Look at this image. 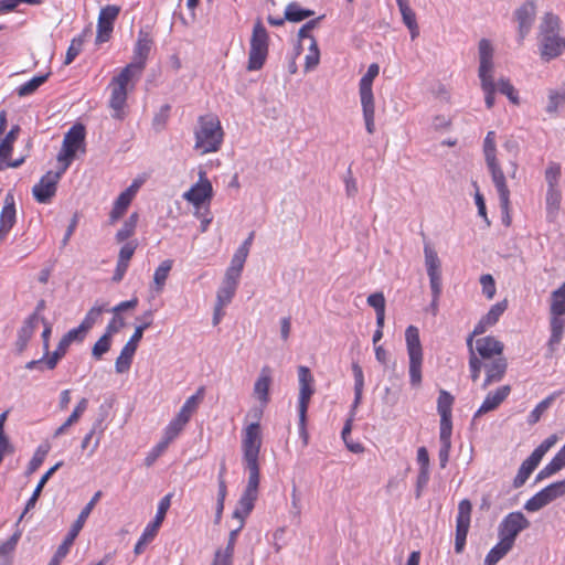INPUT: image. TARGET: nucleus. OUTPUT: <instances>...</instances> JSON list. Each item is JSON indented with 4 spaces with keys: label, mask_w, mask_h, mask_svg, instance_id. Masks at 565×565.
I'll return each mask as SVG.
<instances>
[{
    "label": "nucleus",
    "mask_w": 565,
    "mask_h": 565,
    "mask_svg": "<svg viewBox=\"0 0 565 565\" xmlns=\"http://www.w3.org/2000/svg\"><path fill=\"white\" fill-rule=\"evenodd\" d=\"M262 447L259 423H250L244 429L242 439L243 460L248 471L247 486L233 512V518L245 523V518L253 511L258 495L259 463L258 457Z\"/></svg>",
    "instance_id": "f257e3e1"
},
{
    "label": "nucleus",
    "mask_w": 565,
    "mask_h": 565,
    "mask_svg": "<svg viewBox=\"0 0 565 565\" xmlns=\"http://www.w3.org/2000/svg\"><path fill=\"white\" fill-rule=\"evenodd\" d=\"M483 153L487 167L491 173L492 181L499 194L500 207L502 210L503 222L510 224V191L505 182V175L497 159L495 132L489 131L483 141Z\"/></svg>",
    "instance_id": "f03ea898"
},
{
    "label": "nucleus",
    "mask_w": 565,
    "mask_h": 565,
    "mask_svg": "<svg viewBox=\"0 0 565 565\" xmlns=\"http://www.w3.org/2000/svg\"><path fill=\"white\" fill-rule=\"evenodd\" d=\"M561 20L553 12H546L539 25L537 42L542 60L548 62L564 52V38L559 36Z\"/></svg>",
    "instance_id": "7ed1b4c3"
},
{
    "label": "nucleus",
    "mask_w": 565,
    "mask_h": 565,
    "mask_svg": "<svg viewBox=\"0 0 565 565\" xmlns=\"http://www.w3.org/2000/svg\"><path fill=\"white\" fill-rule=\"evenodd\" d=\"M194 135V148L205 154L220 149L224 134L217 117L206 115L199 118Z\"/></svg>",
    "instance_id": "20e7f679"
},
{
    "label": "nucleus",
    "mask_w": 565,
    "mask_h": 565,
    "mask_svg": "<svg viewBox=\"0 0 565 565\" xmlns=\"http://www.w3.org/2000/svg\"><path fill=\"white\" fill-rule=\"evenodd\" d=\"M565 281L551 292L548 350L551 354L561 343L565 328Z\"/></svg>",
    "instance_id": "39448f33"
},
{
    "label": "nucleus",
    "mask_w": 565,
    "mask_h": 565,
    "mask_svg": "<svg viewBox=\"0 0 565 565\" xmlns=\"http://www.w3.org/2000/svg\"><path fill=\"white\" fill-rule=\"evenodd\" d=\"M268 42L267 30L258 19L254 24L249 43L248 71H258L264 66L268 55Z\"/></svg>",
    "instance_id": "423d86ee"
},
{
    "label": "nucleus",
    "mask_w": 565,
    "mask_h": 565,
    "mask_svg": "<svg viewBox=\"0 0 565 565\" xmlns=\"http://www.w3.org/2000/svg\"><path fill=\"white\" fill-rule=\"evenodd\" d=\"M407 354L409 358V380L415 387L422 384L423 348L418 328L408 326L405 331Z\"/></svg>",
    "instance_id": "0eeeda50"
},
{
    "label": "nucleus",
    "mask_w": 565,
    "mask_h": 565,
    "mask_svg": "<svg viewBox=\"0 0 565 565\" xmlns=\"http://www.w3.org/2000/svg\"><path fill=\"white\" fill-rule=\"evenodd\" d=\"M100 497L102 491H97L89 500V502L83 508L76 521L73 523L70 532L65 536L64 541L58 545L49 565H60L62 559L68 554L71 546L73 545L75 539L83 529L87 518L89 516L92 510L94 509L95 504L98 502Z\"/></svg>",
    "instance_id": "6e6552de"
},
{
    "label": "nucleus",
    "mask_w": 565,
    "mask_h": 565,
    "mask_svg": "<svg viewBox=\"0 0 565 565\" xmlns=\"http://www.w3.org/2000/svg\"><path fill=\"white\" fill-rule=\"evenodd\" d=\"M424 256L433 296L430 307L433 312L436 313L438 310V301L443 289L441 262L437 255V252L429 244H425L424 246Z\"/></svg>",
    "instance_id": "1a4fd4ad"
},
{
    "label": "nucleus",
    "mask_w": 565,
    "mask_h": 565,
    "mask_svg": "<svg viewBox=\"0 0 565 565\" xmlns=\"http://www.w3.org/2000/svg\"><path fill=\"white\" fill-rule=\"evenodd\" d=\"M85 140V128L81 124H76L65 134L63 139L62 149L57 154V161L63 167V170H67L73 159L76 156V151L84 148Z\"/></svg>",
    "instance_id": "9d476101"
},
{
    "label": "nucleus",
    "mask_w": 565,
    "mask_h": 565,
    "mask_svg": "<svg viewBox=\"0 0 565 565\" xmlns=\"http://www.w3.org/2000/svg\"><path fill=\"white\" fill-rule=\"evenodd\" d=\"M531 525L525 515L520 512H511L507 514L498 527L499 537L509 544L514 545L515 539L520 532Z\"/></svg>",
    "instance_id": "9b49d317"
},
{
    "label": "nucleus",
    "mask_w": 565,
    "mask_h": 565,
    "mask_svg": "<svg viewBox=\"0 0 565 565\" xmlns=\"http://www.w3.org/2000/svg\"><path fill=\"white\" fill-rule=\"evenodd\" d=\"M563 495H565V479L553 482L539 491L525 502L524 509L527 512H536Z\"/></svg>",
    "instance_id": "f8f14e48"
},
{
    "label": "nucleus",
    "mask_w": 565,
    "mask_h": 565,
    "mask_svg": "<svg viewBox=\"0 0 565 565\" xmlns=\"http://www.w3.org/2000/svg\"><path fill=\"white\" fill-rule=\"evenodd\" d=\"M171 498H172V493H168L160 500V502L158 504L157 514H156L153 521L147 525L142 535L140 536V539L138 540V542L135 545V548H134L135 554H137V555L141 554L145 550L146 544L154 537L158 529L160 527V525L162 524V522L166 518L167 511L169 510V508L171 505Z\"/></svg>",
    "instance_id": "ddd939ff"
},
{
    "label": "nucleus",
    "mask_w": 565,
    "mask_h": 565,
    "mask_svg": "<svg viewBox=\"0 0 565 565\" xmlns=\"http://www.w3.org/2000/svg\"><path fill=\"white\" fill-rule=\"evenodd\" d=\"M66 170L61 167L57 171H47L32 188L34 199L42 204L50 203L57 190V183Z\"/></svg>",
    "instance_id": "4468645a"
},
{
    "label": "nucleus",
    "mask_w": 565,
    "mask_h": 565,
    "mask_svg": "<svg viewBox=\"0 0 565 565\" xmlns=\"http://www.w3.org/2000/svg\"><path fill=\"white\" fill-rule=\"evenodd\" d=\"M148 328H149V322L141 323L136 327L132 335L127 341V343L124 345L119 356L116 359L115 370L117 373L121 374V373L127 372L130 369L132 358L138 348V343L142 339L145 330Z\"/></svg>",
    "instance_id": "2eb2a0df"
},
{
    "label": "nucleus",
    "mask_w": 565,
    "mask_h": 565,
    "mask_svg": "<svg viewBox=\"0 0 565 565\" xmlns=\"http://www.w3.org/2000/svg\"><path fill=\"white\" fill-rule=\"evenodd\" d=\"M472 504L470 500L463 499L458 504V514L456 520V539L455 551L461 553L463 551L468 531L470 527Z\"/></svg>",
    "instance_id": "dca6fc26"
},
{
    "label": "nucleus",
    "mask_w": 565,
    "mask_h": 565,
    "mask_svg": "<svg viewBox=\"0 0 565 565\" xmlns=\"http://www.w3.org/2000/svg\"><path fill=\"white\" fill-rule=\"evenodd\" d=\"M120 8L115 4H108L100 9L97 20L96 43L102 44L110 39L114 30V23L118 18Z\"/></svg>",
    "instance_id": "f3484780"
},
{
    "label": "nucleus",
    "mask_w": 565,
    "mask_h": 565,
    "mask_svg": "<svg viewBox=\"0 0 565 565\" xmlns=\"http://www.w3.org/2000/svg\"><path fill=\"white\" fill-rule=\"evenodd\" d=\"M504 344L493 335L482 337L476 340V355L480 361L481 369L483 362L503 356Z\"/></svg>",
    "instance_id": "a211bd4d"
},
{
    "label": "nucleus",
    "mask_w": 565,
    "mask_h": 565,
    "mask_svg": "<svg viewBox=\"0 0 565 565\" xmlns=\"http://www.w3.org/2000/svg\"><path fill=\"white\" fill-rule=\"evenodd\" d=\"M518 22L519 42L522 43L530 33L536 17V4L533 0L525 1L514 12Z\"/></svg>",
    "instance_id": "6ab92c4d"
},
{
    "label": "nucleus",
    "mask_w": 565,
    "mask_h": 565,
    "mask_svg": "<svg viewBox=\"0 0 565 565\" xmlns=\"http://www.w3.org/2000/svg\"><path fill=\"white\" fill-rule=\"evenodd\" d=\"M199 177V181L183 194V199L198 209L206 200H211L213 195V188L211 182L205 178V172L200 171Z\"/></svg>",
    "instance_id": "aec40b11"
},
{
    "label": "nucleus",
    "mask_w": 565,
    "mask_h": 565,
    "mask_svg": "<svg viewBox=\"0 0 565 565\" xmlns=\"http://www.w3.org/2000/svg\"><path fill=\"white\" fill-rule=\"evenodd\" d=\"M299 379V416L303 418L307 415L308 405L313 394V376L309 367L300 365L298 367Z\"/></svg>",
    "instance_id": "412c9836"
},
{
    "label": "nucleus",
    "mask_w": 565,
    "mask_h": 565,
    "mask_svg": "<svg viewBox=\"0 0 565 565\" xmlns=\"http://www.w3.org/2000/svg\"><path fill=\"white\" fill-rule=\"evenodd\" d=\"M486 377L481 384L482 390H487L491 384L502 381L508 370V361L504 356L495 358L483 362Z\"/></svg>",
    "instance_id": "4be33fe9"
},
{
    "label": "nucleus",
    "mask_w": 565,
    "mask_h": 565,
    "mask_svg": "<svg viewBox=\"0 0 565 565\" xmlns=\"http://www.w3.org/2000/svg\"><path fill=\"white\" fill-rule=\"evenodd\" d=\"M271 383L273 370L270 366L264 365L253 387V394L262 406H266L269 403V388Z\"/></svg>",
    "instance_id": "5701e85b"
},
{
    "label": "nucleus",
    "mask_w": 565,
    "mask_h": 565,
    "mask_svg": "<svg viewBox=\"0 0 565 565\" xmlns=\"http://www.w3.org/2000/svg\"><path fill=\"white\" fill-rule=\"evenodd\" d=\"M510 393V385H502L498 387L495 391L489 392L479 409L475 413L473 418L476 419L477 417L483 414L497 409L501 405V403H503L507 399Z\"/></svg>",
    "instance_id": "b1692460"
},
{
    "label": "nucleus",
    "mask_w": 565,
    "mask_h": 565,
    "mask_svg": "<svg viewBox=\"0 0 565 565\" xmlns=\"http://www.w3.org/2000/svg\"><path fill=\"white\" fill-rule=\"evenodd\" d=\"M14 195L8 192L4 198V205L0 213V241H2L15 224Z\"/></svg>",
    "instance_id": "393cba45"
},
{
    "label": "nucleus",
    "mask_w": 565,
    "mask_h": 565,
    "mask_svg": "<svg viewBox=\"0 0 565 565\" xmlns=\"http://www.w3.org/2000/svg\"><path fill=\"white\" fill-rule=\"evenodd\" d=\"M152 39L150 34L143 30L138 32V39L134 47V61L131 64L143 71L147 58L151 51Z\"/></svg>",
    "instance_id": "a878e982"
},
{
    "label": "nucleus",
    "mask_w": 565,
    "mask_h": 565,
    "mask_svg": "<svg viewBox=\"0 0 565 565\" xmlns=\"http://www.w3.org/2000/svg\"><path fill=\"white\" fill-rule=\"evenodd\" d=\"M479 53V77L493 76V47L489 40L481 39L478 45Z\"/></svg>",
    "instance_id": "bb28decb"
},
{
    "label": "nucleus",
    "mask_w": 565,
    "mask_h": 565,
    "mask_svg": "<svg viewBox=\"0 0 565 565\" xmlns=\"http://www.w3.org/2000/svg\"><path fill=\"white\" fill-rule=\"evenodd\" d=\"M40 322V317L36 315H30L24 321L23 326L18 331V338L15 341V349L18 353H22L32 338L38 324Z\"/></svg>",
    "instance_id": "cd10ccee"
},
{
    "label": "nucleus",
    "mask_w": 565,
    "mask_h": 565,
    "mask_svg": "<svg viewBox=\"0 0 565 565\" xmlns=\"http://www.w3.org/2000/svg\"><path fill=\"white\" fill-rule=\"evenodd\" d=\"M63 466V461H58L57 463H55L53 467H51L43 476L42 478L40 479V481L38 482L31 498L28 500L26 504H25V508L23 510V512L21 513L18 522H21L22 519L24 518V515L30 511L32 510L35 504H36V501L39 500L40 495H41V492L45 486V483L49 481V479L53 476V473L60 469L61 467Z\"/></svg>",
    "instance_id": "c85d7f7f"
},
{
    "label": "nucleus",
    "mask_w": 565,
    "mask_h": 565,
    "mask_svg": "<svg viewBox=\"0 0 565 565\" xmlns=\"http://www.w3.org/2000/svg\"><path fill=\"white\" fill-rule=\"evenodd\" d=\"M380 73V66L373 63L369 66L366 73L362 76L359 84V93L361 99H374L372 84Z\"/></svg>",
    "instance_id": "c756f323"
},
{
    "label": "nucleus",
    "mask_w": 565,
    "mask_h": 565,
    "mask_svg": "<svg viewBox=\"0 0 565 565\" xmlns=\"http://www.w3.org/2000/svg\"><path fill=\"white\" fill-rule=\"evenodd\" d=\"M565 467V445L558 450L554 458L536 475L535 481L540 482Z\"/></svg>",
    "instance_id": "7c9ffc66"
},
{
    "label": "nucleus",
    "mask_w": 565,
    "mask_h": 565,
    "mask_svg": "<svg viewBox=\"0 0 565 565\" xmlns=\"http://www.w3.org/2000/svg\"><path fill=\"white\" fill-rule=\"evenodd\" d=\"M111 86V96L109 99V106L114 109L115 114L113 117L117 119H122V109L127 100V88L110 85Z\"/></svg>",
    "instance_id": "2f4dec72"
},
{
    "label": "nucleus",
    "mask_w": 565,
    "mask_h": 565,
    "mask_svg": "<svg viewBox=\"0 0 565 565\" xmlns=\"http://www.w3.org/2000/svg\"><path fill=\"white\" fill-rule=\"evenodd\" d=\"M397 6L402 14L403 22L409 30L412 40H414L419 35V28L416 21V13L408 6L407 1H399Z\"/></svg>",
    "instance_id": "473e14b6"
},
{
    "label": "nucleus",
    "mask_w": 565,
    "mask_h": 565,
    "mask_svg": "<svg viewBox=\"0 0 565 565\" xmlns=\"http://www.w3.org/2000/svg\"><path fill=\"white\" fill-rule=\"evenodd\" d=\"M19 132L20 127L15 125L10 129L4 139L0 141V171L4 170V161L11 156L13 142L15 141Z\"/></svg>",
    "instance_id": "72a5a7b5"
},
{
    "label": "nucleus",
    "mask_w": 565,
    "mask_h": 565,
    "mask_svg": "<svg viewBox=\"0 0 565 565\" xmlns=\"http://www.w3.org/2000/svg\"><path fill=\"white\" fill-rule=\"evenodd\" d=\"M21 533H13L6 542L0 544V565H12L13 552L20 540Z\"/></svg>",
    "instance_id": "f704fd0d"
},
{
    "label": "nucleus",
    "mask_w": 565,
    "mask_h": 565,
    "mask_svg": "<svg viewBox=\"0 0 565 565\" xmlns=\"http://www.w3.org/2000/svg\"><path fill=\"white\" fill-rule=\"evenodd\" d=\"M88 405V401L86 398H82L68 418L54 431V437H60L63 435L72 425L78 422L82 414L86 411Z\"/></svg>",
    "instance_id": "c9c22d12"
},
{
    "label": "nucleus",
    "mask_w": 565,
    "mask_h": 565,
    "mask_svg": "<svg viewBox=\"0 0 565 565\" xmlns=\"http://www.w3.org/2000/svg\"><path fill=\"white\" fill-rule=\"evenodd\" d=\"M476 335H472V332L467 338V347L469 351V371H470V379L472 382H477L480 379L481 374V364L480 361L477 359L476 355V344L473 345V338Z\"/></svg>",
    "instance_id": "e433bc0d"
},
{
    "label": "nucleus",
    "mask_w": 565,
    "mask_h": 565,
    "mask_svg": "<svg viewBox=\"0 0 565 565\" xmlns=\"http://www.w3.org/2000/svg\"><path fill=\"white\" fill-rule=\"evenodd\" d=\"M129 196H130V191H124L116 199L114 206L109 214L110 223H115L116 221H118L119 218L122 217V215L125 214L126 210L128 209V206L130 205V203L132 201Z\"/></svg>",
    "instance_id": "4c0bfd02"
},
{
    "label": "nucleus",
    "mask_w": 565,
    "mask_h": 565,
    "mask_svg": "<svg viewBox=\"0 0 565 565\" xmlns=\"http://www.w3.org/2000/svg\"><path fill=\"white\" fill-rule=\"evenodd\" d=\"M142 70L129 63L126 65L120 73L113 77L110 85H117L127 88L129 81L134 77H140Z\"/></svg>",
    "instance_id": "58836bf2"
},
{
    "label": "nucleus",
    "mask_w": 565,
    "mask_h": 565,
    "mask_svg": "<svg viewBox=\"0 0 565 565\" xmlns=\"http://www.w3.org/2000/svg\"><path fill=\"white\" fill-rule=\"evenodd\" d=\"M513 547L509 542L500 539L499 543L494 545L484 558V565H497Z\"/></svg>",
    "instance_id": "ea45409f"
},
{
    "label": "nucleus",
    "mask_w": 565,
    "mask_h": 565,
    "mask_svg": "<svg viewBox=\"0 0 565 565\" xmlns=\"http://www.w3.org/2000/svg\"><path fill=\"white\" fill-rule=\"evenodd\" d=\"M562 194L557 188H547L546 192V212L547 218L553 221L561 206Z\"/></svg>",
    "instance_id": "a19ab883"
},
{
    "label": "nucleus",
    "mask_w": 565,
    "mask_h": 565,
    "mask_svg": "<svg viewBox=\"0 0 565 565\" xmlns=\"http://www.w3.org/2000/svg\"><path fill=\"white\" fill-rule=\"evenodd\" d=\"M313 14L312 10L303 9L297 2H290L285 9V19L290 22H300Z\"/></svg>",
    "instance_id": "79ce46f5"
},
{
    "label": "nucleus",
    "mask_w": 565,
    "mask_h": 565,
    "mask_svg": "<svg viewBox=\"0 0 565 565\" xmlns=\"http://www.w3.org/2000/svg\"><path fill=\"white\" fill-rule=\"evenodd\" d=\"M352 372L354 376V401L352 408L355 409L362 399L363 387H364V375L363 370L358 363L352 364Z\"/></svg>",
    "instance_id": "37998d69"
},
{
    "label": "nucleus",
    "mask_w": 565,
    "mask_h": 565,
    "mask_svg": "<svg viewBox=\"0 0 565 565\" xmlns=\"http://www.w3.org/2000/svg\"><path fill=\"white\" fill-rule=\"evenodd\" d=\"M481 89L484 93V103L487 108L494 106L497 86L493 76L479 77Z\"/></svg>",
    "instance_id": "c03bdc74"
},
{
    "label": "nucleus",
    "mask_w": 565,
    "mask_h": 565,
    "mask_svg": "<svg viewBox=\"0 0 565 565\" xmlns=\"http://www.w3.org/2000/svg\"><path fill=\"white\" fill-rule=\"evenodd\" d=\"M172 265H173V262L171 259H166V260L161 262L160 265L154 270L153 282L156 286V290L158 292H160L163 289V287L166 285V280H167L169 273L172 268Z\"/></svg>",
    "instance_id": "a18cd8bd"
},
{
    "label": "nucleus",
    "mask_w": 565,
    "mask_h": 565,
    "mask_svg": "<svg viewBox=\"0 0 565 565\" xmlns=\"http://www.w3.org/2000/svg\"><path fill=\"white\" fill-rule=\"evenodd\" d=\"M90 33L89 29H85L81 35L74 38L67 49L64 64H71L75 57L81 53L85 38Z\"/></svg>",
    "instance_id": "49530a36"
},
{
    "label": "nucleus",
    "mask_w": 565,
    "mask_h": 565,
    "mask_svg": "<svg viewBox=\"0 0 565 565\" xmlns=\"http://www.w3.org/2000/svg\"><path fill=\"white\" fill-rule=\"evenodd\" d=\"M454 402L455 398L449 392L445 390L439 391L437 412L440 417H451Z\"/></svg>",
    "instance_id": "de8ad7c7"
},
{
    "label": "nucleus",
    "mask_w": 565,
    "mask_h": 565,
    "mask_svg": "<svg viewBox=\"0 0 565 565\" xmlns=\"http://www.w3.org/2000/svg\"><path fill=\"white\" fill-rule=\"evenodd\" d=\"M361 106L363 111V118L365 122V129L369 134H373L375 131V105L374 99H361Z\"/></svg>",
    "instance_id": "09e8293b"
},
{
    "label": "nucleus",
    "mask_w": 565,
    "mask_h": 565,
    "mask_svg": "<svg viewBox=\"0 0 565 565\" xmlns=\"http://www.w3.org/2000/svg\"><path fill=\"white\" fill-rule=\"evenodd\" d=\"M50 76V73L44 75H39L24 83L23 85L17 88V94L19 97H25L33 94L42 84H44Z\"/></svg>",
    "instance_id": "8fccbe9b"
},
{
    "label": "nucleus",
    "mask_w": 565,
    "mask_h": 565,
    "mask_svg": "<svg viewBox=\"0 0 565 565\" xmlns=\"http://www.w3.org/2000/svg\"><path fill=\"white\" fill-rule=\"evenodd\" d=\"M320 62V51L315 38H310L309 52L306 55L305 72L315 70Z\"/></svg>",
    "instance_id": "3c124183"
},
{
    "label": "nucleus",
    "mask_w": 565,
    "mask_h": 565,
    "mask_svg": "<svg viewBox=\"0 0 565 565\" xmlns=\"http://www.w3.org/2000/svg\"><path fill=\"white\" fill-rule=\"evenodd\" d=\"M495 86L497 90H499L502 95H505L513 105L520 104L518 90L511 84L510 79L502 77L498 81V83H495Z\"/></svg>",
    "instance_id": "603ef678"
},
{
    "label": "nucleus",
    "mask_w": 565,
    "mask_h": 565,
    "mask_svg": "<svg viewBox=\"0 0 565 565\" xmlns=\"http://www.w3.org/2000/svg\"><path fill=\"white\" fill-rule=\"evenodd\" d=\"M50 450V446L49 445H41L38 447V449L35 450L32 459L30 460L29 465H28V468H26V475H32L33 472H35L40 467L41 465L43 463L47 452Z\"/></svg>",
    "instance_id": "864d4df0"
},
{
    "label": "nucleus",
    "mask_w": 565,
    "mask_h": 565,
    "mask_svg": "<svg viewBox=\"0 0 565 565\" xmlns=\"http://www.w3.org/2000/svg\"><path fill=\"white\" fill-rule=\"evenodd\" d=\"M507 308H508V301L505 299L494 303L490 308V310L487 312V315H484L482 317L484 319V322H487L491 327L494 326L499 321V318L507 310Z\"/></svg>",
    "instance_id": "5fc2aeb1"
},
{
    "label": "nucleus",
    "mask_w": 565,
    "mask_h": 565,
    "mask_svg": "<svg viewBox=\"0 0 565 565\" xmlns=\"http://www.w3.org/2000/svg\"><path fill=\"white\" fill-rule=\"evenodd\" d=\"M105 310V305H95L92 307L88 312L86 313L85 318L81 322L82 329L86 330L88 332L93 326L96 323L103 311Z\"/></svg>",
    "instance_id": "6e6d98bb"
},
{
    "label": "nucleus",
    "mask_w": 565,
    "mask_h": 565,
    "mask_svg": "<svg viewBox=\"0 0 565 565\" xmlns=\"http://www.w3.org/2000/svg\"><path fill=\"white\" fill-rule=\"evenodd\" d=\"M110 347L111 338L104 333L93 345L92 356L97 361L102 360L103 355L110 350Z\"/></svg>",
    "instance_id": "4d7b16f0"
},
{
    "label": "nucleus",
    "mask_w": 565,
    "mask_h": 565,
    "mask_svg": "<svg viewBox=\"0 0 565 565\" xmlns=\"http://www.w3.org/2000/svg\"><path fill=\"white\" fill-rule=\"evenodd\" d=\"M237 286L232 284L222 282V286L220 287L217 295H216V303L221 306H227L236 291Z\"/></svg>",
    "instance_id": "13d9d810"
},
{
    "label": "nucleus",
    "mask_w": 565,
    "mask_h": 565,
    "mask_svg": "<svg viewBox=\"0 0 565 565\" xmlns=\"http://www.w3.org/2000/svg\"><path fill=\"white\" fill-rule=\"evenodd\" d=\"M562 394V391L554 392L537 404L531 413V422L535 423L540 419L541 415L550 407L554 399Z\"/></svg>",
    "instance_id": "bf43d9fd"
},
{
    "label": "nucleus",
    "mask_w": 565,
    "mask_h": 565,
    "mask_svg": "<svg viewBox=\"0 0 565 565\" xmlns=\"http://www.w3.org/2000/svg\"><path fill=\"white\" fill-rule=\"evenodd\" d=\"M565 104V93H559L557 90L548 92V102L546 106V111L548 114H555L559 106Z\"/></svg>",
    "instance_id": "052dcab7"
},
{
    "label": "nucleus",
    "mask_w": 565,
    "mask_h": 565,
    "mask_svg": "<svg viewBox=\"0 0 565 565\" xmlns=\"http://www.w3.org/2000/svg\"><path fill=\"white\" fill-rule=\"evenodd\" d=\"M105 415L104 414H100L98 418H96V420L93 423V426L90 428V430L88 431L89 434H92L93 436L94 435H98L96 437V439L94 440L93 443V446H92V449H90V455L98 448L99 446V443H100V436L103 435L104 430H105V427H104V420H105Z\"/></svg>",
    "instance_id": "680f3d73"
},
{
    "label": "nucleus",
    "mask_w": 565,
    "mask_h": 565,
    "mask_svg": "<svg viewBox=\"0 0 565 565\" xmlns=\"http://www.w3.org/2000/svg\"><path fill=\"white\" fill-rule=\"evenodd\" d=\"M185 425L186 424L181 423L177 417H174L166 427L163 438L171 443L184 429Z\"/></svg>",
    "instance_id": "e2e57ef3"
},
{
    "label": "nucleus",
    "mask_w": 565,
    "mask_h": 565,
    "mask_svg": "<svg viewBox=\"0 0 565 565\" xmlns=\"http://www.w3.org/2000/svg\"><path fill=\"white\" fill-rule=\"evenodd\" d=\"M452 420L451 417H440V444H451Z\"/></svg>",
    "instance_id": "0e129e2a"
},
{
    "label": "nucleus",
    "mask_w": 565,
    "mask_h": 565,
    "mask_svg": "<svg viewBox=\"0 0 565 565\" xmlns=\"http://www.w3.org/2000/svg\"><path fill=\"white\" fill-rule=\"evenodd\" d=\"M482 292L488 299H492L495 295V281L490 274H484L480 277Z\"/></svg>",
    "instance_id": "69168bd1"
},
{
    "label": "nucleus",
    "mask_w": 565,
    "mask_h": 565,
    "mask_svg": "<svg viewBox=\"0 0 565 565\" xmlns=\"http://www.w3.org/2000/svg\"><path fill=\"white\" fill-rule=\"evenodd\" d=\"M366 302L375 310V313L385 312V297L383 292L371 294L367 297Z\"/></svg>",
    "instance_id": "338daca9"
},
{
    "label": "nucleus",
    "mask_w": 565,
    "mask_h": 565,
    "mask_svg": "<svg viewBox=\"0 0 565 565\" xmlns=\"http://www.w3.org/2000/svg\"><path fill=\"white\" fill-rule=\"evenodd\" d=\"M125 327V320L119 315L115 313L113 319L106 327L105 334L113 339V337L118 333Z\"/></svg>",
    "instance_id": "774afa93"
}]
</instances>
